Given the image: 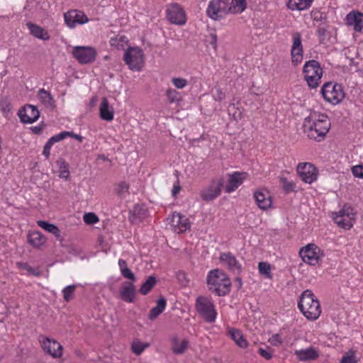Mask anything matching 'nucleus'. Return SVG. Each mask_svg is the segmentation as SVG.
Wrapping results in <instances>:
<instances>
[{
	"instance_id": "55",
	"label": "nucleus",
	"mask_w": 363,
	"mask_h": 363,
	"mask_svg": "<svg viewBox=\"0 0 363 363\" xmlns=\"http://www.w3.org/2000/svg\"><path fill=\"white\" fill-rule=\"evenodd\" d=\"M327 29L323 27H319L317 30V34L319 37L320 42L323 43L326 38Z\"/></svg>"
},
{
	"instance_id": "37",
	"label": "nucleus",
	"mask_w": 363,
	"mask_h": 363,
	"mask_svg": "<svg viewBox=\"0 0 363 363\" xmlns=\"http://www.w3.org/2000/svg\"><path fill=\"white\" fill-rule=\"evenodd\" d=\"M56 164L59 168V177L60 178L67 179L69 177L68 164L62 158L57 160Z\"/></svg>"
},
{
	"instance_id": "39",
	"label": "nucleus",
	"mask_w": 363,
	"mask_h": 363,
	"mask_svg": "<svg viewBox=\"0 0 363 363\" xmlns=\"http://www.w3.org/2000/svg\"><path fill=\"white\" fill-rule=\"evenodd\" d=\"M132 350L137 354H140L147 347H149L148 343L142 342L139 340L134 341L132 343Z\"/></svg>"
},
{
	"instance_id": "17",
	"label": "nucleus",
	"mask_w": 363,
	"mask_h": 363,
	"mask_svg": "<svg viewBox=\"0 0 363 363\" xmlns=\"http://www.w3.org/2000/svg\"><path fill=\"white\" fill-rule=\"evenodd\" d=\"M40 341L45 352L54 358L60 357L62 356V347L58 342L47 337H43Z\"/></svg>"
},
{
	"instance_id": "31",
	"label": "nucleus",
	"mask_w": 363,
	"mask_h": 363,
	"mask_svg": "<svg viewBox=\"0 0 363 363\" xmlns=\"http://www.w3.org/2000/svg\"><path fill=\"white\" fill-rule=\"evenodd\" d=\"M313 0H289L286 6L291 11H303L308 9Z\"/></svg>"
},
{
	"instance_id": "9",
	"label": "nucleus",
	"mask_w": 363,
	"mask_h": 363,
	"mask_svg": "<svg viewBox=\"0 0 363 363\" xmlns=\"http://www.w3.org/2000/svg\"><path fill=\"white\" fill-rule=\"evenodd\" d=\"M123 60L133 71H140L144 63L143 50L138 48H130L123 55Z\"/></svg>"
},
{
	"instance_id": "62",
	"label": "nucleus",
	"mask_w": 363,
	"mask_h": 363,
	"mask_svg": "<svg viewBox=\"0 0 363 363\" xmlns=\"http://www.w3.org/2000/svg\"><path fill=\"white\" fill-rule=\"evenodd\" d=\"M180 190L181 186L179 184V182H177V184H174L172 190V196L175 197L177 195V194L180 191Z\"/></svg>"
},
{
	"instance_id": "48",
	"label": "nucleus",
	"mask_w": 363,
	"mask_h": 363,
	"mask_svg": "<svg viewBox=\"0 0 363 363\" xmlns=\"http://www.w3.org/2000/svg\"><path fill=\"white\" fill-rule=\"evenodd\" d=\"M129 189V185L125 182H121L116 188V193L123 196L125 193H126Z\"/></svg>"
},
{
	"instance_id": "7",
	"label": "nucleus",
	"mask_w": 363,
	"mask_h": 363,
	"mask_svg": "<svg viewBox=\"0 0 363 363\" xmlns=\"http://www.w3.org/2000/svg\"><path fill=\"white\" fill-rule=\"evenodd\" d=\"M196 308L203 320L209 323H214L217 313L213 302L204 296H199L196 301Z\"/></svg>"
},
{
	"instance_id": "13",
	"label": "nucleus",
	"mask_w": 363,
	"mask_h": 363,
	"mask_svg": "<svg viewBox=\"0 0 363 363\" xmlns=\"http://www.w3.org/2000/svg\"><path fill=\"white\" fill-rule=\"evenodd\" d=\"M167 17L170 23L176 25H184L186 21L184 9L177 3L172 4L168 7Z\"/></svg>"
},
{
	"instance_id": "15",
	"label": "nucleus",
	"mask_w": 363,
	"mask_h": 363,
	"mask_svg": "<svg viewBox=\"0 0 363 363\" xmlns=\"http://www.w3.org/2000/svg\"><path fill=\"white\" fill-rule=\"evenodd\" d=\"M223 181L221 179L217 182L213 181L208 186L201 191V198L206 202L214 200L220 196Z\"/></svg>"
},
{
	"instance_id": "5",
	"label": "nucleus",
	"mask_w": 363,
	"mask_h": 363,
	"mask_svg": "<svg viewBox=\"0 0 363 363\" xmlns=\"http://www.w3.org/2000/svg\"><path fill=\"white\" fill-rule=\"evenodd\" d=\"M320 93L326 101L333 105L338 104L345 98V92L342 85L330 82L325 83L322 86Z\"/></svg>"
},
{
	"instance_id": "19",
	"label": "nucleus",
	"mask_w": 363,
	"mask_h": 363,
	"mask_svg": "<svg viewBox=\"0 0 363 363\" xmlns=\"http://www.w3.org/2000/svg\"><path fill=\"white\" fill-rule=\"evenodd\" d=\"M247 177L246 172H235L229 174L228 182L225 186V191L230 193L240 186Z\"/></svg>"
},
{
	"instance_id": "50",
	"label": "nucleus",
	"mask_w": 363,
	"mask_h": 363,
	"mask_svg": "<svg viewBox=\"0 0 363 363\" xmlns=\"http://www.w3.org/2000/svg\"><path fill=\"white\" fill-rule=\"evenodd\" d=\"M352 174L357 178H363V164L355 165L352 168Z\"/></svg>"
},
{
	"instance_id": "32",
	"label": "nucleus",
	"mask_w": 363,
	"mask_h": 363,
	"mask_svg": "<svg viewBox=\"0 0 363 363\" xmlns=\"http://www.w3.org/2000/svg\"><path fill=\"white\" fill-rule=\"evenodd\" d=\"M166 305V299L164 297L160 298L157 301V305L150 310L149 318L151 320L156 319L164 311Z\"/></svg>"
},
{
	"instance_id": "12",
	"label": "nucleus",
	"mask_w": 363,
	"mask_h": 363,
	"mask_svg": "<svg viewBox=\"0 0 363 363\" xmlns=\"http://www.w3.org/2000/svg\"><path fill=\"white\" fill-rule=\"evenodd\" d=\"M206 13L213 20L223 18L228 13V0H211L208 6Z\"/></svg>"
},
{
	"instance_id": "49",
	"label": "nucleus",
	"mask_w": 363,
	"mask_h": 363,
	"mask_svg": "<svg viewBox=\"0 0 363 363\" xmlns=\"http://www.w3.org/2000/svg\"><path fill=\"white\" fill-rule=\"evenodd\" d=\"M177 279L179 281V283L186 286L189 284V279H187V275L184 271H179L177 273Z\"/></svg>"
},
{
	"instance_id": "46",
	"label": "nucleus",
	"mask_w": 363,
	"mask_h": 363,
	"mask_svg": "<svg viewBox=\"0 0 363 363\" xmlns=\"http://www.w3.org/2000/svg\"><path fill=\"white\" fill-rule=\"evenodd\" d=\"M84 221L86 224H94L99 221V218L94 213H86L84 215Z\"/></svg>"
},
{
	"instance_id": "35",
	"label": "nucleus",
	"mask_w": 363,
	"mask_h": 363,
	"mask_svg": "<svg viewBox=\"0 0 363 363\" xmlns=\"http://www.w3.org/2000/svg\"><path fill=\"white\" fill-rule=\"evenodd\" d=\"M38 96L40 101L47 107L53 108L55 107V100L50 93L44 89L38 91Z\"/></svg>"
},
{
	"instance_id": "52",
	"label": "nucleus",
	"mask_w": 363,
	"mask_h": 363,
	"mask_svg": "<svg viewBox=\"0 0 363 363\" xmlns=\"http://www.w3.org/2000/svg\"><path fill=\"white\" fill-rule=\"evenodd\" d=\"M0 106L4 113H9L11 110V105L6 98H3L0 101Z\"/></svg>"
},
{
	"instance_id": "51",
	"label": "nucleus",
	"mask_w": 363,
	"mask_h": 363,
	"mask_svg": "<svg viewBox=\"0 0 363 363\" xmlns=\"http://www.w3.org/2000/svg\"><path fill=\"white\" fill-rule=\"evenodd\" d=\"M215 101H221L225 98V94L220 87H215V91L213 94Z\"/></svg>"
},
{
	"instance_id": "54",
	"label": "nucleus",
	"mask_w": 363,
	"mask_h": 363,
	"mask_svg": "<svg viewBox=\"0 0 363 363\" xmlns=\"http://www.w3.org/2000/svg\"><path fill=\"white\" fill-rule=\"evenodd\" d=\"M121 274L124 278L128 279L131 280L132 281H135L136 280V278H135L134 274L132 272V271L129 268L121 272Z\"/></svg>"
},
{
	"instance_id": "34",
	"label": "nucleus",
	"mask_w": 363,
	"mask_h": 363,
	"mask_svg": "<svg viewBox=\"0 0 363 363\" xmlns=\"http://www.w3.org/2000/svg\"><path fill=\"white\" fill-rule=\"evenodd\" d=\"M246 8V0H232L230 6L228 4V13H241Z\"/></svg>"
},
{
	"instance_id": "22",
	"label": "nucleus",
	"mask_w": 363,
	"mask_h": 363,
	"mask_svg": "<svg viewBox=\"0 0 363 363\" xmlns=\"http://www.w3.org/2000/svg\"><path fill=\"white\" fill-rule=\"evenodd\" d=\"M120 298L127 302L133 303L135 298V286L133 282H125L119 291Z\"/></svg>"
},
{
	"instance_id": "38",
	"label": "nucleus",
	"mask_w": 363,
	"mask_h": 363,
	"mask_svg": "<svg viewBox=\"0 0 363 363\" xmlns=\"http://www.w3.org/2000/svg\"><path fill=\"white\" fill-rule=\"evenodd\" d=\"M128 43V38L125 35H118L115 38H111L110 45L117 49H124L125 45Z\"/></svg>"
},
{
	"instance_id": "40",
	"label": "nucleus",
	"mask_w": 363,
	"mask_h": 363,
	"mask_svg": "<svg viewBox=\"0 0 363 363\" xmlns=\"http://www.w3.org/2000/svg\"><path fill=\"white\" fill-rule=\"evenodd\" d=\"M258 269L259 273L264 277L268 279L272 278L271 267L269 264L264 262H259L258 265Z\"/></svg>"
},
{
	"instance_id": "59",
	"label": "nucleus",
	"mask_w": 363,
	"mask_h": 363,
	"mask_svg": "<svg viewBox=\"0 0 363 363\" xmlns=\"http://www.w3.org/2000/svg\"><path fill=\"white\" fill-rule=\"evenodd\" d=\"M258 353L264 359H272V354L267 350L263 348H259Z\"/></svg>"
},
{
	"instance_id": "1",
	"label": "nucleus",
	"mask_w": 363,
	"mask_h": 363,
	"mask_svg": "<svg viewBox=\"0 0 363 363\" xmlns=\"http://www.w3.org/2000/svg\"><path fill=\"white\" fill-rule=\"evenodd\" d=\"M303 127L310 139L320 142L330 130V121L327 115L314 113L305 119Z\"/></svg>"
},
{
	"instance_id": "57",
	"label": "nucleus",
	"mask_w": 363,
	"mask_h": 363,
	"mask_svg": "<svg viewBox=\"0 0 363 363\" xmlns=\"http://www.w3.org/2000/svg\"><path fill=\"white\" fill-rule=\"evenodd\" d=\"M24 268L29 272V274L38 277L40 274V272L38 269H35L30 267L28 264H23Z\"/></svg>"
},
{
	"instance_id": "45",
	"label": "nucleus",
	"mask_w": 363,
	"mask_h": 363,
	"mask_svg": "<svg viewBox=\"0 0 363 363\" xmlns=\"http://www.w3.org/2000/svg\"><path fill=\"white\" fill-rule=\"evenodd\" d=\"M69 131H63L59 134L52 136L48 141L50 143L54 145V143L60 142L68 136Z\"/></svg>"
},
{
	"instance_id": "53",
	"label": "nucleus",
	"mask_w": 363,
	"mask_h": 363,
	"mask_svg": "<svg viewBox=\"0 0 363 363\" xmlns=\"http://www.w3.org/2000/svg\"><path fill=\"white\" fill-rule=\"evenodd\" d=\"M173 84L177 89H183L187 85V81L183 78H173L172 79Z\"/></svg>"
},
{
	"instance_id": "10",
	"label": "nucleus",
	"mask_w": 363,
	"mask_h": 363,
	"mask_svg": "<svg viewBox=\"0 0 363 363\" xmlns=\"http://www.w3.org/2000/svg\"><path fill=\"white\" fill-rule=\"evenodd\" d=\"M73 57L80 64H89L96 60V51L91 46H76L72 50Z\"/></svg>"
},
{
	"instance_id": "60",
	"label": "nucleus",
	"mask_w": 363,
	"mask_h": 363,
	"mask_svg": "<svg viewBox=\"0 0 363 363\" xmlns=\"http://www.w3.org/2000/svg\"><path fill=\"white\" fill-rule=\"evenodd\" d=\"M45 125H39L37 126H34L31 128V130L33 133L35 134H40L44 129Z\"/></svg>"
},
{
	"instance_id": "61",
	"label": "nucleus",
	"mask_w": 363,
	"mask_h": 363,
	"mask_svg": "<svg viewBox=\"0 0 363 363\" xmlns=\"http://www.w3.org/2000/svg\"><path fill=\"white\" fill-rule=\"evenodd\" d=\"M118 266H119V268H120V271H121V273L124 271L125 269H128V265H127V263H126V261L123 259H120L118 260Z\"/></svg>"
},
{
	"instance_id": "63",
	"label": "nucleus",
	"mask_w": 363,
	"mask_h": 363,
	"mask_svg": "<svg viewBox=\"0 0 363 363\" xmlns=\"http://www.w3.org/2000/svg\"><path fill=\"white\" fill-rule=\"evenodd\" d=\"M52 234L55 235V238L60 241L61 245L64 246L65 245L63 243V239L60 234V229L57 228V233L55 232V233H52Z\"/></svg>"
},
{
	"instance_id": "3",
	"label": "nucleus",
	"mask_w": 363,
	"mask_h": 363,
	"mask_svg": "<svg viewBox=\"0 0 363 363\" xmlns=\"http://www.w3.org/2000/svg\"><path fill=\"white\" fill-rule=\"evenodd\" d=\"M298 307L303 315L309 320L318 319L321 313L319 301L309 289L301 294Z\"/></svg>"
},
{
	"instance_id": "44",
	"label": "nucleus",
	"mask_w": 363,
	"mask_h": 363,
	"mask_svg": "<svg viewBox=\"0 0 363 363\" xmlns=\"http://www.w3.org/2000/svg\"><path fill=\"white\" fill-rule=\"evenodd\" d=\"M355 352L350 350L346 355L343 356L340 363H357Z\"/></svg>"
},
{
	"instance_id": "43",
	"label": "nucleus",
	"mask_w": 363,
	"mask_h": 363,
	"mask_svg": "<svg viewBox=\"0 0 363 363\" xmlns=\"http://www.w3.org/2000/svg\"><path fill=\"white\" fill-rule=\"evenodd\" d=\"M37 223L40 227L49 233H55V232H57V226L54 224L45 220H38Z\"/></svg>"
},
{
	"instance_id": "2",
	"label": "nucleus",
	"mask_w": 363,
	"mask_h": 363,
	"mask_svg": "<svg viewBox=\"0 0 363 363\" xmlns=\"http://www.w3.org/2000/svg\"><path fill=\"white\" fill-rule=\"evenodd\" d=\"M207 284L209 290L218 296H223L230 291L231 281L228 275L221 269L210 271L207 276Z\"/></svg>"
},
{
	"instance_id": "58",
	"label": "nucleus",
	"mask_w": 363,
	"mask_h": 363,
	"mask_svg": "<svg viewBox=\"0 0 363 363\" xmlns=\"http://www.w3.org/2000/svg\"><path fill=\"white\" fill-rule=\"evenodd\" d=\"M53 145L50 143V142L48 140V142L45 143L44 147H43V155L46 157V158H48L50 157V149L52 147Z\"/></svg>"
},
{
	"instance_id": "14",
	"label": "nucleus",
	"mask_w": 363,
	"mask_h": 363,
	"mask_svg": "<svg viewBox=\"0 0 363 363\" xmlns=\"http://www.w3.org/2000/svg\"><path fill=\"white\" fill-rule=\"evenodd\" d=\"M293 44L291 49V62L296 66L302 62L303 60V45L301 43V35L296 32L293 34Z\"/></svg>"
},
{
	"instance_id": "26",
	"label": "nucleus",
	"mask_w": 363,
	"mask_h": 363,
	"mask_svg": "<svg viewBox=\"0 0 363 363\" xmlns=\"http://www.w3.org/2000/svg\"><path fill=\"white\" fill-rule=\"evenodd\" d=\"M172 225L177 226L179 231H185L190 228V223L186 216L182 215L180 213H174L172 218Z\"/></svg>"
},
{
	"instance_id": "6",
	"label": "nucleus",
	"mask_w": 363,
	"mask_h": 363,
	"mask_svg": "<svg viewBox=\"0 0 363 363\" xmlns=\"http://www.w3.org/2000/svg\"><path fill=\"white\" fill-rule=\"evenodd\" d=\"M299 255L305 263L312 266L320 264L325 256L323 251L313 243L302 247Z\"/></svg>"
},
{
	"instance_id": "25",
	"label": "nucleus",
	"mask_w": 363,
	"mask_h": 363,
	"mask_svg": "<svg viewBox=\"0 0 363 363\" xmlns=\"http://www.w3.org/2000/svg\"><path fill=\"white\" fill-rule=\"evenodd\" d=\"M294 355L297 359L301 362H307L314 360L318 357V352L314 347L296 350L294 351Z\"/></svg>"
},
{
	"instance_id": "33",
	"label": "nucleus",
	"mask_w": 363,
	"mask_h": 363,
	"mask_svg": "<svg viewBox=\"0 0 363 363\" xmlns=\"http://www.w3.org/2000/svg\"><path fill=\"white\" fill-rule=\"evenodd\" d=\"M28 242L34 247H40L45 243L46 239L40 232L34 231L28 235Z\"/></svg>"
},
{
	"instance_id": "47",
	"label": "nucleus",
	"mask_w": 363,
	"mask_h": 363,
	"mask_svg": "<svg viewBox=\"0 0 363 363\" xmlns=\"http://www.w3.org/2000/svg\"><path fill=\"white\" fill-rule=\"evenodd\" d=\"M283 189L286 193L295 191L296 184L292 182H289L286 178L281 179Z\"/></svg>"
},
{
	"instance_id": "24",
	"label": "nucleus",
	"mask_w": 363,
	"mask_h": 363,
	"mask_svg": "<svg viewBox=\"0 0 363 363\" xmlns=\"http://www.w3.org/2000/svg\"><path fill=\"white\" fill-rule=\"evenodd\" d=\"M347 24L353 26L356 32H361L363 28V14L360 12H350L346 16Z\"/></svg>"
},
{
	"instance_id": "16",
	"label": "nucleus",
	"mask_w": 363,
	"mask_h": 363,
	"mask_svg": "<svg viewBox=\"0 0 363 363\" xmlns=\"http://www.w3.org/2000/svg\"><path fill=\"white\" fill-rule=\"evenodd\" d=\"M18 115L22 123H33L39 118L40 111L36 106L27 104L19 110Z\"/></svg>"
},
{
	"instance_id": "21",
	"label": "nucleus",
	"mask_w": 363,
	"mask_h": 363,
	"mask_svg": "<svg viewBox=\"0 0 363 363\" xmlns=\"http://www.w3.org/2000/svg\"><path fill=\"white\" fill-rule=\"evenodd\" d=\"M254 198L258 207L262 210H267L272 206V197L267 190L255 191L254 193Z\"/></svg>"
},
{
	"instance_id": "4",
	"label": "nucleus",
	"mask_w": 363,
	"mask_h": 363,
	"mask_svg": "<svg viewBox=\"0 0 363 363\" xmlns=\"http://www.w3.org/2000/svg\"><path fill=\"white\" fill-rule=\"evenodd\" d=\"M323 72L320 63L315 60L307 61L303 67V78L311 89L319 86Z\"/></svg>"
},
{
	"instance_id": "36",
	"label": "nucleus",
	"mask_w": 363,
	"mask_h": 363,
	"mask_svg": "<svg viewBox=\"0 0 363 363\" xmlns=\"http://www.w3.org/2000/svg\"><path fill=\"white\" fill-rule=\"evenodd\" d=\"M157 280L155 277L150 276L145 282H143L138 290V292L143 295H147L155 286Z\"/></svg>"
},
{
	"instance_id": "8",
	"label": "nucleus",
	"mask_w": 363,
	"mask_h": 363,
	"mask_svg": "<svg viewBox=\"0 0 363 363\" xmlns=\"http://www.w3.org/2000/svg\"><path fill=\"white\" fill-rule=\"evenodd\" d=\"M355 215L354 208L345 204L338 212L334 213L333 218L339 227L349 230L353 226Z\"/></svg>"
},
{
	"instance_id": "41",
	"label": "nucleus",
	"mask_w": 363,
	"mask_h": 363,
	"mask_svg": "<svg viewBox=\"0 0 363 363\" xmlns=\"http://www.w3.org/2000/svg\"><path fill=\"white\" fill-rule=\"evenodd\" d=\"M76 288H77V285L73 284V285H69V286H66L62 290L63 298L67 302L69 301L71 299L73 298L74 293L76 290Z\"/></svg>"
},
{
	"instance_id": "28",
	"label": "nucleus",
	"mask_w": 363,
	"mask_h": 363,
	"mask_svg": "<svg viewBox=\"0 0 363 363\" xmlns=\"http://www.w3.org/2000/svg\"><path fill=\"white\" fill-rule=\"evenodd\" d=\"M188 345L189 341L187 340H183L180 342L177 337H172L171 338V349L173 353L176 354H182L184 353Z\"/></svg>"
},
{
	"instance_id": "11",
	"label": "nucleus",
	"mask_w": 363,
	"mask_h": 363,
	"mask_svg": "<svg viewBox=\"0 0 363 363\" xmlns=\"http://www.w3.org/2000/svg\"><path fill=\"white\" fill-rule=\"evenodd\" d=\"M296 172L303 182L311 184L318 178L317 168L309 162L299 163L296 167Z\"/></svg>"
},
{
	"instance_id": "64",
	"label": "nucleus",
	"mask_w": 363,
	"mask_h": 363,
	"mask_svg": "<svg viewBox=\"0 0 363 363\" xmlns=\"http://www.w3.org/2000/svg\"><path fill=\"white\" fill-rule=\"evenodd\" d=\"M217 36L216 34L211 35V41L210 43L213 45V48L216 50L217 47Z\"/></svg>"
},
{
	"instance_id": "20",
	"label": "nucleus",
	"mask_w": 363,
	"mask_h": 363,
	"mask_svg": "<svg viewBox=\"0 0 363 363\" xmlns=\"http://www.w3.org/2000/svg\"><path fill=\"white\" fill-rule=\"evenodd\" d=\"M220 260L225 264L229 270L235 274H240L242 271V266L231 252L221 253Z\"/></svg>"
},
{
	"instance_id": "30",
	"label": "nucleus",
	"mask_w": 363,
	"mask_h": 363,
	"mask_svg": "<svg viewBox=\"0 0 363 363\" xmlns=\"http://www.w3.org/2000/svg\"><path fill=\"white\" fill-rule=\"evenodd\" d=\"M228 334L240 347L246 348L247 347V342L243 337V335L240 330L235 328H229Z\"/></svg>"
},
{
	"instance_id": "42",
	"label": "nucleus",
	"mask_w": 363,
	"mask_h": 363,
	"mask_svg": "<svg viewBox=\"0 0 363 363\" xmlns=\"http://www.w3.org/2000/svg\"><path fill=\"white\" fill-rule=\"evenodd\" d=\"M166 95L169 103H176L181 100L179 93L175 89H168Z\"/></svg>"
},
{
	"instance_id": "18",
	"label": "nucleus",
	"mask_w": 363,
	"mask_h": 363,
	"mask_svg": "<svg viewBox=\"0 0 363 363\" xmlns=\"http://www.w3.org/2000/svg\"><path fill=\"white\" fill-rule=\"evenodd\" d=\"M65 22L69 28H74L77 24H84L88 21V18L82 12L76 10L69 11L64 14Z\"/></svg>"
},
{
	"instance_id": "29",
	"label": "nucleus",
	"mask_w": 363,
	"mask_h": 363,
	"mask_svg": "<svg viewBox=\"0 0 363 363\" xmlns=\"http://www.w3.org/2000/svg\"><path fill=\"white\" fill-rule=\"evenodd\" d=\"M26 25L30 30V33L35 38L43 40H48L50 39V37L48 33L40 26L33 23H28Z\"/></svg>"
},
{
	"instance_id": "27",
	"label": "nucleus",
	"mask_w": 363,
	"mask_h": 363,
	"mask_svg": "<svg viewBox=\"0 0 363 363\" xmlns=\"http://www.w3.org/2000/svg\"><path fill=\"white\" fill-rule=\"evenodd\" d=\"M100 117L106 121L113 119V110L109 106L108 99L103 98L99 107Z\"/></svg>"
},
{
	"instance_id": "56",
	"label": "nucleus",
	"mask_w": 363,
	"mask_h": 363,
	"mask_svg": "<svg viewBox=\"0 0 363 363\" xmlns=\"http://www.w3.org/2000/svg\"><path fill=\"white\" fill-rule=\"evenodd\" d=\"M269 342L273 346H278L281 344V339L279 334H275L271 337Z\"/></svg>"
},
{
	"instance_id": "23",
	"label": "nucleus",
	"mask_w": 363,
	"mask_h": 363,
	"mask_svg": "<svg viewBox=\"0 0 363 363\" xmlns=\"http://www.w3.org/2000/svg\"><path fill=\"white\" fill-rule=\"evenodd\" d=\"M129 220L133 224L142 222L147 216V210L144 205L136 204L130 211Z\"/></svg>"
}]
</instances>
